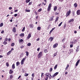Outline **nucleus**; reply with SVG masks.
<instances>
[{"mask_svg":"<svg viewBox=\"0 0 80 80\" xmlns=\"http://www.w3.org/2000/svg\"><path fill=\"white\" fill-rule=\"evenodd\" d=\"M6 65L7 67H8L9 66V64H8V62L6 63Z\"/></svg>","mask_w":80,"mask_h":80,"instance_id":"37","label":"nucleus"},{"mask_svg":"<svg viewBox=\"0 0 80 80\" xmlns=\"http://www.w3.org/2000/svg\"><path fill=\"white\" fill-rule=\"evenodd\" d=\"M9 10H12V7H10L9 8Z\"/></svg>","mask_w":80,"mask_h":80,"instance_id":"54","label":"nucleus"},{"mask_svg":"<svg viewBox=\"0 0 80 80\" xmlns=\"http://www.w3.org/2000/svg\"><path fill=\"white\" fill-rule=\"evenodd\" d=\"M25 12H30V10H26Z\"/></svg>","mask_w":80,"mask_h":80,"instance_id":"33","label":"nucleus"},{"mask_svg":"<svg viewBox=\"0 0 80 80\" xmlns=\"http://www.w3.org/2000/svg\"><path fill=\"white\" fill-rule=\"evenodd\" d=\"M32 37V35H31V34H29L28 36L27 37L28 39H29V38H30V37Z\"/></svg>","mask_w":80,"mask_h":80,"instance_id":"8","label":"nucleus"},{"mask_svg":"<svg viewBox=\"0 0 80 80\" xmlns=\"http://www.w3.org/2000/svg\"><path fill=\"white\" fill-rule=\"evenodd\" d=\"M62 42H65V38H63V39L62 40Z\"/></svg>","mask_w":80,"mask_h":80,"instance_id":"64","label":"nucleus"},{"mask_svg":"<svg viewBox=\"0 0 80 80\" xmlns=\"http://www.w3.org/2000/svg\"><path fill=\"white\" fill-rule=\"evenodd\" d=\"M71 13V11L70 10H69L66 13V17H68V15H70V14Z\"/></svg>","mask_w":80,"mask_h":80,"instance_id":"3","label":"nucleus"},{"mask_svg":"<svg viewBox=\"0 0 80 80\" xmlns=\"http://www.w3.org/2000/svg\"><path fill=\"white\" fill-rule=\"evenodd\" d=\"M28 76V73H25V75H24L25 77H27V76Z\"/></svg>","mask_w":80,"mask_h":80,"instance_id":"43","label":"nucleus"},{"mask_svg":"<svg viewBox=\"0 0 80 80\" xmlns=\"http://www.w3.org/2000/svg\"><path fill=\"white\" fill-rule=\"evenodd\" d=\"M79 51V46H78L76 49V52H77Z\"/></svg>","mask_w":80,"mask_h":80,"instance_id":"10","label":"nucleus"},{"mask_svg":"<svg viewBox=\"0 0 80 80\" xmlns=\"http://www.w3.org/2000/svg\"><path fill=\"white\" fill-rule=\"evenodd\" d=\"M30 2V0H26V3H28V2Z\"/></svg>","mask_w":80,"mask_h":80,"instance_id":"34","label":"nucleus"},{"mask_svg":"<svg viewBox=\"0 0 80 80\" xmlns=\"http://www.w3.org/2000/svg\"><path fill=\"white\" fill-rule=\"evenodd\" d=\"M23 53H22L20 56V57H23Z\"/></svg>","mask_w":80,"mask_h":80,"instance_id":"58","label":"nucleus"},{"mask_svg":"<svg viewBox=\"0 0 80 80\" xmlns=\"http://www.w3.org/2000/svg\"><path fill=\"white\" fill-rule=\"evenodd\" d=\"M41 29V27H38L37 28L38 30L40 31Z\"/></svg>","mask_w":80,"mask_h":80,"instance_id":"23","label":"nucleus"},{"mask_svg":"<svg viewBox=\"0 0 80 80\" xmlns=\"http://www.w3.org/2000/svg\"><path fill=\"white\" fill-rule=\"evenodd\" d=\"M50 40H51V41L52 42V41H53V38L51 37L50 38Z\"/></svg>","mask_w":80,"mask_h":80,"instance_id":"24","label":"nucleus"},{"mask_svg":"<svg viewBox=\"0 0 80 80\" xmlns=\"http://www.w3.org/2000/svg\"><path fill=\"white\" fill-rule=\"evenodd\" d=\"M50 73H47L45 75L47 76V77H49L50 76Z\"/></svg>","mask_w":80,"mask_h":80,"instance_id":"22","label":"nucleus"},{"mask_svg":"<svg viewBox=\"0 0 80 80\" xmlns=\"http://www.w3.org/2000/svg\"><path fill=\"white\" fill-rule=\"evenodd\" d=\"M77 40H74V44L75 43H77Z\"/></svg>","mask_w":80,"mask_h":80,"instance_id":"56","label":"nucleus"},{"mask_svg":"<svg viewBox=\"0 0 80 80\" xmlns=\"http://www.w3.org/2000/svg\"><path fill=\"white\" fill-rule=\"evenodd\" d=\"M48 77L50 79L52 78V76L51 75V74H50V75H49V76Z\"/></svg>","mask_w":80,"mask_h":80,"instance_id":"35","label":"nucleus"},{"mask_svg":"<svg viewBox=\"0 0 80 80\" xmlns=\"http://www.w3.org/2000/svg\"><path fill=\"white\" fill-rule=\"evenodd\" d=\"M25 29V27H24L22 29V32H24Z\"/></svg>","mask_w":80,"mask_h":80,"instance_id":"29","label":"nucleus"},{"mask_svg":"<svg viewBox=\"0 0 80 80\" xmlns=\"http://www.w3.org/2000/svg\"><path fill=\"white\" fill-rule=\"evenodd\" d=\"M58 74V72H57L54 73V75L52 76V78H53V77H55V76H57V75Z\"/></svg>","mask_w":80,"mask_h":80,"instance_id":"4","label":"nucleus"},{"mask_svg":"<svg viewBox=\"0 0 80 80\" xmlns=\"http://www.w3.org/2000/svg\"><path fill=\"white\" fill-rule=\"evenodd\" d=\"M4 33V31L2 30V31L1 32V33Z\"/></svg>","mask_w":80,"mask_h":80,"instance_id":"61","label":"nucleus"},{"mask_svg":"<svg viewBox=\"0 0 80 80\" xmlns=\"http://www.w3.org/2000/svg\"><path fill=\"white\" fill-rule=\"evenodd\" d=\"M44 52H45V53H47V52H48V51H47V49H45L44 50Z\"/></svg>","mask_w":80,"mask_h":80,"instance_id":"42","label":"nucleus"},{"mask_svg":"<svg viewBox=\"0 0 80 80\" xmlns=\"http://www.w3.org/2000/svg\"><path fill=\"white\" fill-rule=\"evenodd\" d=\"M54 17V16H52V17H51V18H50V19H49V21L50 22L51 21H53V18Z\"/></svg>","mask_w":80,"mask_h":80,"instance_id":"5","label":"nucleus"},{"mask_svg":"<svg viewBox=\"0 0 80 80\" xmlns=\"http://www.w3.org/2000/svg\"><path fill=\"white\" fill-rule=\"evenodd\" d=\"M41 11H42V8H40L38 10V12H41Z\"/></svg>","mask_w":80,"mask_h":80,"instance_id":"49","label":"nucleus"},{"mask_svg":"<svg viewBox=\"0 0 80 80\" xmlns=\"http://www.w3.org/2000/svg\"><path fill=\"white\" fill-rule=\"evenodd\" d=\"M15 68V64H13L12 66V68L13 69H14Z\"/></svg>","mask_w":80,"mask_h":80,"instance_id":"19","label":"nucleus"},{"mask_svg":"<svg viewBox=\"0 0 80 80\" xmlns=\"http://www.w3.org/2000/svg\"><path fill=\"white\" fill-rule=\"evenodd\" d=\"M14 45H15V43H12L11 44V46H14Z\"/></svg>","mask_w":80,"mask_h":80,"instance_id":"46","label":"nucleus"},{"mask_svg":"<svg viewBox=\"0 0 80 80\" xmlns=\"http://www.w3.org/2000/svg\"><path fill=\"white\" fill-rule=\"evenodd\" d=\"M37 50H38V52L39 51V50H40V48H38Z\"/></svg>","mask_w":80,"mask_h":80,"instance_id":"63","label":"nucleus"},{"mask_svg":"<svg viewBox=\"0 0 80 80\" xmlns=\"http://www.w3.org/2000/svg\"><path fill=\"white\" fill-rule=\"evenodd\" d=\"M12 32H16V28L15 27L13 28L12 29Z\"/></svg>","mask_w":80,"mask_h":80,"instance_id":"13","label":"nucleus"},{"mask_svg":"<svg viewBox=\"0 0 80 80\" xmlns=\"http://www.w3.org/2000/svg\"><path fill=\"white\" fill-rule=\"evenodd\" d=\"M4 41H5V42H7V41H8V38H6Z\"/></svg>","mask_w":80,"mask_h":80,"instance_id":"47","label":"nucleus"},{"mask_svg":"<svg viewBox=\"0 0 80 80\" xmlns=\"http://www.w3.org/2000/svg\"><path fill=\"white\" fill-rule=\"evenodd\" d=\"M62 22H61L60 24H59L58 25V27H60V26H61V25H62Z\"/></svg>","mask_w":80,"mask_h":80,"instance_id":"39","label":"nucleus"},{"mask_svg":"<svg viewBox=\"0 0 80 80\" xmlns=\"http://www.w3.org/2000/svg\"><path fill=\"white\" fill-rule=\"evenodd\" d=\"M57 66H58L57 64L55 66L54 68V70L57 69Z\"/></svg>","mask_w":80,"mask_h":80,"instance_id":"28","label":"nucleus"},{"mask_svg":"<svg viewBox=\"0 0 80 80\" xmlns=\"http://www.w3.org/2000/svg\"><path fill=\"white\" fill-rule=\"evenodd\" d=\"M37 41H39L40 40V38H38L37 40H36Z\"/></svg>","mask_w":80,"mask_h":80,"instance_id":"62","label":"nucleus"},{"mask_svg":"<svg viewBox=\"0 0 80 80\" xmlns=\"http://www.w3.org/2000/svg\"><path fill=\"white\" fill-rule=\"evenodd\" d=\"M51 10V8H49V7H48V11L49 12L50 10Z\"/></svg>","mask_w":80,"mask_h":80,"instance_id":"26","label":"nucleus"},{"mask_svg":"<svg viewBox=\"0 0 80 80\" xmlns=\"http://www.w3.org/2000/svg\"><path fill=\"white\" fill-rule=\"evenodd\" d=\"M72 47H73V44H71L70 45V47H71V48H72Z\"/></svg>","mask_w":80,"mask_h":80,"instance_id":"53","label":"nucleus"},{"mask_svg":"<svg viewBox=\"0 0 80 80\" xmlns=\"http://www.w3.org/2000/svg\"><path fill=\"white\" fill-rule=\"evenodd\" d=\"M74 21V19H72L69 20L68 22V23H70V22H73Z\"/></svg>","mask_w":80,"mask_h":80,"instance_id":"7","label":"nucleus"},{"mask_svg":"<svg viewBox=\"0 0 80 80\" xmlns=\"http://www.w3.org/2000/svg\"><path fill=\"white\" fill-rule=\"evenodd\" d=\"M3 44H4V45H7V42L4 41L3 42Z\"/></svg>","mask_w":80,"mask_h":80,"instance_id":"30","label":"nucleus"},{"mask_svg":"<svg viewBox=\"0 0 80 80\" xmlns=\"http://www.w3.org/2000/svg\"><path fill=\"white\" fill-rule=\"evenodd\" d=\"M19 42L20 43H23V39H21L20 40H19Z\"/></svg>","mask_w":80,"mask_h":80,"instance_id":"9","label":"nucleus"},{"mask_svg":"<svg viewBox=\"0 0 80 80\" xmlns=\"http://www.w3.org/2000/svg\"><path fill=\"white\" fill-rule=\"evenodd\" d=\"M12 78H13V76L12 75H11L10 76V78L11 79H12Z\"/></svg>","mask_w":80,"mask_h":80,"instance_id":"45","label":"nucleus"},{"mask_svg":"<svg viewBox=\"0 0 80 80\" xmlns=\"http://www.w3.org/2000/svg\"><path fill=\"white\" fill-rule=\"evenodd\" d=\"M48 76H46V77L45 78V80H48Z\"/></svg>","mask_w":80,"mask_h":80,"instance_id":"44","label":"nucleus"},{"mask_svg":"<svg viewBox=\"0 0 80 80\" xmlns=\"http://www.w3.org/2000/svg\"><path fill=\"white\" fill-rule=\"evenodd\" d=\"M32 2H29V5H32Z\"/></svg>","mask_w":80,"mask_h":80,"instance_id":"48","label":"nucleus"},{"mask_svg":"<svg viewBox=\"0 0 80 80\" xmlns=\"http://www.w3.org/2000/svg\"><path fill=\"white\" fill-rule=\"evenodd\" d=\"M57 46H58V44L56 43L53 45V47L54 48H56Z\"/></svg>","mask_w":80,"mask_h":80,"instance_id":"11","label":"nucleus"},{"mask_svg":"<svg viewBox=\"0 0 80 80\" xmlns=\"http://www.w3.org/2000/svg\"><path fill=\"white\" fill-rule=\"evenodd\" d=\"M24 33H21L19 35V36L20 37H24Z\"/></svg>","mask_w":80,"mask_h":80,"instance_id":"15","label":"nucleus"},{"mask_svg":"<svg viewBox=\"0 0 80 80\" xmlns=\"http://www.w3.org/2000/svg\"><path fill=\"white\" fill-rule=\"evenodd\" d=\"M20 65V62H16V66H18Z\"/></svg>","mask_w":80,"mask_h":80,"instance_id":"25","label":"nucleus"},{"mask_svg":"<svg viewBox=\"0 0 80 80\" xmlns=\"http://www.w3.org/2000/svg\"><path fill=\"white\" fill-rule=\"evenodd\" d=\"M58 18H59V17H58L56 18V20L55 21V22L56 23V22H57L58 21Z\"/></svg>","mask_w":80,"mask_h":80,"instance_id":"16","label":"nucleus"},{"mask_svg":"<svg viewBox=\"0 0 80 80\" xmlns=\"http://www.w3.org/2000/svg\"><path fill=\"white\" fill-rule=\"evenodd\" d=\"M21 48H24V46L22 45L21 47H20Z\"/></svg>","mask_w":80,"mask_h":80,"instance_id":"50","label":"nucleus"},{"mask_svg":"<svg viewBox=\"0 0 80 80\" xmlns=\"http://www.w3.org/2000/svg\"><path fill=\"white\" fill-rule=\"evenodd\" d=\"M32 77H33V78H34V73H33L32 74Z\"/></svg>","mask_w":80,"mask_h":80,"instance_id":"51","label":"nucleus"},{"mask_svg":"<svg viewBox=\"0 0 80 80\" xmlns=\"http://www.w3.org/2000/svg\"><path fill=\"white\" fill-rule=\"evenodd\" d=\"M18 15V14H14V17H17Z\"/></svg>","mask_w":80,"mask_h":80,"instance_id":"60","label":"nucleus"},{"mask_svg":"<svg viewBox=\"0 0 80 80\" xmlns=\"http://www.w3.org/2000/svg\"><path fill=\"white\" fill-rule=\"evenodd\" d=\"M77 14L78 15H80V10H78L77 11Z\"/></svg>","mask_w":80,"mask_h":80,"instance_id":"12","label":"nucleus"},{"mask_svg":"<svg viewBox=\"0 0 80 80\" xmlns=\"http://www.w3.org/2000/svg\"><path fill=\"white\" fill-rule=\"evenodd\" d=\"M57 9V7L55 6L54 8V12H56Z\"/></svg>","mask_w":80,"mask_h":80,"instance_id":"17","label":"nucleus"},{"mask_svg":"<svg viewBox=\"0 0 80 80\" xmlns=\"http://www.w3.org/2000/svg\"><path fill=\"white\" fill-rule=\"evenodd\" d=\"M13 73V71H12L11 69H10L9 71V73L11 74V73Z\"/></svg>","mask_w":80,"mask_h":80,"instance_id":"20","label":"nucleus"},{"mask_svg":"<svg viewBox=\"0 0 80 80\" xmlns=\"http://www.w3.org/2000/svg\"><path fill=\"white\" fill-rule=\"evenodd\" d=\"M11 52H12V51H10L9 52H8L7 53V55H10V53H11Z\"/></svg>","mask_w":80,"mask_h":80,"instance_id":"21","label":"nucleus"},{"mask_svg":"<svg viewBox=\"0 0 80 80\" xmlns=\"http://www.w3.org/2000/svg\"><path fill=\"white\" fill-rule=\"evenodd\" d=\"M26 56H28L29 53L28 52L26 51Z\"/></svg>","mask_w":80,"mask_h":80,"instance_id":"31","label":"nucleus"},{"mask_svg":"<svg viewBox=\"0 0 80 80\" xmlns=\"http://www.w3.org/2000/svg\"><path fill=\"white\" fill-rule=\"evenodd\" d=\"M26 58H23L22 60H21V65H23V63H24V61L25 60V59H26Z\"/></svg>","mask_w":80,"mask_h":80,"instance_id":"1","label":"nucleus"},{"mask_svg":"<svg viewBox=\"0 0 80 80\" xmlns=\"http://www.w3.org/2000/svg\"><path fill=\"white\" fill-rule=\"evenodd\" d=\"M35 14H36V15H38V14L37 13V12L35 11Z\"/></svg>","mask_w":80,"mask_h":80,"instance_id":"59","label":"nucleus"},{"mask_svg":"<svg viewBox=\"0 0 80 80\" xmlns=\"http://www.w3.org/2000/svg\"><path fill=\"white\" fill-rule=\"evenodd\" d=\"M73 50L71 49H70L69 50V53H73Z\"/></svg>","mask_w":80,"mask_h":80,"instance_id":"18","label":"nucleus"},{"mask_svg":"<svg viewBox=\"0 0 80 80\" xmlns=\"http://www.w3.org/2000/svg\"><path fill=\"white\" fill-rule=\"evenodd\" d=\"M80 62V60H78V61L76 62V66H78V63Z\"/></svg>","mask_w":80,"mask_h":80,"instance_id":"14","label":"nucleus"},{"mask_svg":"<svg viewBox=\"0 0 80 80\" xmlns=\"http://www.w3.org/2000/svg\"><path fill=\"white\" fill-rule=\"evenodd\" d=\"M30 28H33L34 26L33 24H31L29 25Z\"/></svg>","mask_w":80,"mask_h":80,"instance_id":"6","label":"nucleus"},{"mask_svg":"<svg viewBox=\"0 0 80 80\" xmlns=\"http://www.w3.org/2000/svg\"><path fill=\"white\" fill-rule=\"evenodd\" d=\"M42 57V52H40L38 55V57L39 58H41Z\"/></svg>","mask_w":80,"mask_h":80,"instance_id":"2","label":"nucleus"},{"mask_svg":"<svg viewBox=\"0 0 80 80\" xmlns=\"http://www.w3.org/2000/svg\"><path fill=\"white\" fill-rule=\"evenodd\" d=\"M66 27V24H65L63 28H65V27Z\"/></svg>","mask_w":80,"mask_h":80,"instance_id":"55","label":"nucleus"},{"mask_svg":"<svg viewBox=\"0 0 80 80\" xmlns=\"http://www.w3.org/2000/svg\"><path fill=\"white\" fill-rule=\"evenodd\" d=\"M51 7H52V3H50L49 4V6H48V7L51 8Z\"/></svg>","mask_w":80,"mask_h":80,"instance_id":"32","label":"nucleus"},{"mask_svg":"<svg viewBox=\"0 0 80 80\" xmlns=\"http://www.w3.org/2000/svg\"><path fill=\"white\" fill-rule=\"evenodd\" d=\"M27 45L29 47V46H30L31 45V43L29 42L28 44H27Z\"/></svg>","mask_w":80,"mask_h":80,"instance_id":"40","label":"nucleus"},{"mask_svg":"<svg viewBox=\"0 0 80 80\" xmlns=\"http://www.w3.org/2000/svg\"><path fill=\"white\" fill-rule=\"evenodd\" d=\"M52 70H53V69L52 68H51L49 69V72H52Z\"/></svg>","mask_w":80,"mask_h":80,"instance_id":"41","label":"nucleus"},{"mask_svg":"<svg viewBox=\"0 0 80 80\" xmlns=\"http://www.w3.org/2000/svg\"><path fill=\"white\" fill-rule=\"evenodd\" d=\"M57 53H55L54 54V57H55V56H57Z\"/></svg>","mask_w":80,"mask_h":80,"instance_id":"57","label":"nucleus"},{"mask_svg":"<svg viewBox=\"0 0 80 80\" xmlns=\"http://www.w3.org/2000/svg\"><path fill=\"white\" fill-rule=\"evenodd\" d=\"M53 31V30L52 29L50 32H49V34H51V33H52V31Z\"/></svg>","mask_w":80,"mask_h":80,"instance_id":"52","label":"nucleus"},{"mask_svg":"<svg viewBox=\"0 0 80 80\" xmlns=\"http://www.w3.org/2000/svg\"><path fill=\"white\" fill-rule=\"evenodd\" d=\"M74 5L75 7V8H76L77 7V3H75L74 4Z\"/></svg>","mask_w":80,"mask_h":80,"instance_id":"36","label":"nucleus"},{"mask_svg":"<svg viewBox=\"0 0 80 80\" xmlns=\"http://www.w3.org/2000/svg\"><path fill=\"white\" fill-rule=\"evenodd\" d=\"M3 25V23H2L0 24V27H2Z\"/></svg>","mask_w":80,"mask_h":80,"instance_id":"38","label":"nucleus"},{"mask_svg":"<svg viewBox=\"0 0 80 80\" xmlns=\"http://www.w3.org/2000/svg\"><path fill=\"white\" fill-rule=\"evenodd\" d=\"M68 67H69V65H67L66 68H65V70H67V69H68Z\"/></svg>","mask_w":80,"mask_h":80,"instance_id":"27","label":"nucleus"}]
</instances>
